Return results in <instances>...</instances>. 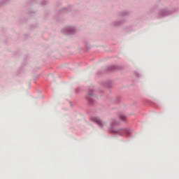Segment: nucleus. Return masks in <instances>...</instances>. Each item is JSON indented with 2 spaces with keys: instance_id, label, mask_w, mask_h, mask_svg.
<instances>
[{
  "instance_id": "obj_1",
  "label": "nucleus",
  "mask_w": 179,
  "mask_h": 179,
  "mask_svg": "<svg viewBox=\"0 0 179 179\" xmlns=\"http://www.w3.org/2000/svg\"><path fill=\"white\" fill-rule=\"evenodd\" d=\"M92 120L94 121V122H96L100 128H103V127H106V122H103L100 118L97 117H92Z\"/></svg>"
},
{
  "instance_id": "obj_3",
  "label": "nucleus",
  "mask_w": 179,
  "mask_h": 179,
  "mask_svg": "<svg viewBox=\"0 0 179 179\" xmlns=\"http://www.w3.org/2000/svg\"><path fill=\"white\" fill-rule=\"evenodd\" d=\"M119 117L120 120H125V116H124V115H119Z\"/></svg>"
},
{
  "instance_id": "obj_2",
  "label": "nucleus",
  "mask_w": 179,
  "mask_h": 179,
  "mask_svg": "<svg viewBox=\"0 0 179 179\" xmlns=\"http://www.w3.org/2000/svg\"><path fill=\"white\" fill-rule=\"evenodd\" d=\"M122 134H124L125 135H129V134H131V131H129V130H122Z\"/></svg>"
}]
</instances>
